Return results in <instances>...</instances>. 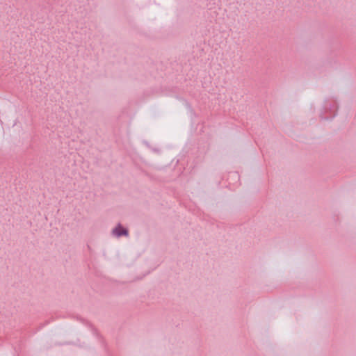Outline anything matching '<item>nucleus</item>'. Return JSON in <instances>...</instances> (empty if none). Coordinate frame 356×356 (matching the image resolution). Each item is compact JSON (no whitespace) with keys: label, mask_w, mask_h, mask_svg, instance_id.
<instances>
[{"label":"nucleus","mask_w":356,"mask_h":356,"mask_svg":"<svg viewBox=\"0 0 356 356\" xmlns=\"http://www.w3.org/2000/svg\"><path fill=\"white\" fill-rule=\"evenodd\" d=\"M113 234L118 236H120L122 234L127 235V230L122 227L121 226L117 227L113 231Z\"/></svg>","instance_id":"obj_1"}]
</instances>
